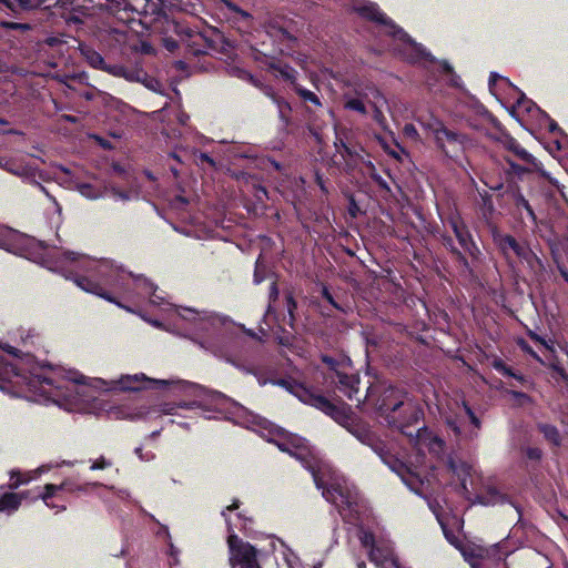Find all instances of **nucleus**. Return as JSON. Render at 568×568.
Wrapping results in <instances>:
<instances>
[{
  "mask_svg": "<svg viewBox=\"0 0 568 568\" xmlns=\"http://www.w3.org/2000/svg\"><path fill=\"white\" fill-rule=\"evenodd\" d=\"M0 248L26 256L52 272L60 273L84 292L123 308L115 293H129L131 284L139 285L142 282L108 260L98 261L72 251H62L1 224ZM143 284L149 286L150 292L155 291L144 280Z\"/></svg>",
  "mask_w": 568,
  "mask_h": 568,
  "instance_id": "1",
  "label": "nucleus"
},
{
  "mask_svg": "<svg viewBox=\"0 0 568 568\" xmlns=\"http://www.w3.org/2000/svg\"><path fill=\"white\" fill-rule=\"evenodd\" d=\"M265 432L263 436L268 443L274 444L281 452L287 453L297 459L308 470L317 489L322 490L323 497L334 504L342 516L351 515L357 506V493L341 483L327 484L325 473L327 466L310 448L305 438L293 434L267 419L258 424Z\"/></svg>",
  "mask_w": 568,
  "mask_h": 568,
  "instance_id": "2",
  "label": "nucleus"
},
{
  "mask_svg": "<svg viewBox=\"0 0 568 568\" xmlns=\"http://www.w3.org/2000/svg\"><path fill=\"white\" fill-rule=\"evenodd\" d=\"M17 357L14 362H3L0 358V389L11 393L13 396H22L26 392L33 393L53 399L59 396L62 388L61 382L52 376L51 366L41 365L34 356L27 353L19 356V349L8 346L4 348Z\"/></svg>",
  "mask_w": 568,
  "mask_h": 568,
  "instance_id": "3",
  "label": "nucleus"
},
{
  "mask_svg": "<svg viewBox=\"0 0 568 568\" xmlns=\"http://www.w3.org/2000/svg\"><path fill=\"white\" fill-rule=\"evenodd\" d=\"M170 30L176 38L169 36L163 38V47L171 53L183 48L185 55L199 57L207 54L210 50L217 49L216 38L220 34L214 29L200 31L190 27L185 21L173 20Z\"/></svg>",
  "mask_w": 568,
  "mask_h": 568,
  "instance_id": "4",
  "label": "nucleus"
},
{
  "mask_svg": "<svg viewBox=\"0 0 568 568\" xmlns=\"http://www.w3.org/2000/svg\"><path fill=\"white\" fill-rule=\"evenodd\" d=\"M336 423L346 428L359 443L368 446L392 470L400 474L405 468V465L390 453L388 445L372 430L371 426L352 415L349 407L345 410V418L337 419Z\"/></svg>",
  "mask_w": 568,
  "mask_h": 568,
  "instance_id": "5",
  "label": "nucleus"
},
{
  "mask_svg": "<svg viewBox=\"0 0 568 568\" xmlns=\"http://www.w3.org/2000/svg\"><path fill=\"white\" fill-rule=\"evenodd\" d=\"M181 318L189 323L190 331L199 337H213L221 329L232 323L226 315H221L210 311H197L184 307L179 313Z\"/></svg>",
  "mask_w": 568,
  "mask_h": 568,
  "instance_id": "6",
  "label": "nucleus"
},
{
  "mask_svg": "<svg viewBox=\"0 0 568 568\" xmlns=\"http://www.w3.org/2000/svg\"><path fill=\"white\" fill-rule=\"evenodd\" d=\"M425 126L433 134L437 149L447 158L456 159L464 152L465 134L448 129L438 119H432Z\"/></svg>",
  "mask_w": 568,
  "mask_h": 568,
  "instance_id": "7",
  "label": "nucleus"
},
{
  "mask_svg": "<svg viewBox=\"0 0 568 568\" xmlns=\"http://www.w3.org/2000/svg\"><path fill=\"white\" fill-rule=\"evenodd\" d=\"M87 63L93 69L104 71L113 77L123 78L130 82H145L148 73L141 68H129L118 63H106L101 53L91 47L81 48Z\"/></svg>",
  "mask_w": 568,
  "mask_h": 568,
  "instance_id": "8",
  "label": "nucleus"
},
{
  "mask_svg": "<svg viewBox=\"0 0 568 568\" xmlns=\"http://www.w3.org/2000/svg\"><path fill=\"white\" fill-rule=\"evenodd\" d=\"M407 393L395 386H388L383 389L376 400V410L381 417L389 418L394 422V412H406L410 417L416 416V404L406 399Z\"/></svg>",
  "mask_w": 568,
  "mask_h": 568,
  "instance_id": "9",
  "label": "nucleus"
},
{
  "mask_svg": "<svg viewBox=\"0 0 568 568\" xmlns=\"http://www.w3.org/2000/svg\"><path fill=\"white\" fill-rule=\"evenodd\" d=\"M447 224L452 229L458 244L462 247L463 253L465 255L469 256L470 258V265L477 264L481 260V250L479 248L478 244L476 243L468 225L464 221V219L460 216L459 213L450 214L447 217Z\"/></svg>",
  "mask_w": 568,
  "mask_h": 568,
  "instance_id": "10",
  "label": "nucleus"
},
{
  "mask_svg": "<svg viewBox=\"0 0 568 568\" xmlns=\"http://www.w3.org/2000/svg\"><path fill=\"white\" fill-rule=\"evenodd\" d=\"M230 565L232 568H261L257 560V550L247 541H243L235 534L227 538Z\"/></svg>",
  "mask_w": 568,
  "mask_h": 568,
  "instance_id": "11",
  "label": "nucleus"
},
{
  "mask_svg": "<svg viewBox=\"0 0 568 568\" xmlns=\"http://www.w3.org/2000/svg\"><path fill=\"white\" fill-rule=\"evenodd\" d=\"M416 416L410 417L406 412L398 409L394 412V422L389 418H385V422L390 428L397 429L414 444H418L422 433L427 430L425 425L419 426L424 416L423 409L416 405Z\"/></svg>",
  "mask_w": 568,
  "mask_h": 568,
  "instance_id": "12",
  "label": "nucleus"
},
{
  "mask_svg": "<svg viewBox=\"0 0 568 568\" xmlns=\"http://www.w3.org/2000/svg\"><path fill=\"white\" fill-rule=\"evenodd\" d=\"M297 398L304 404L320 409L335 422L345 418V410L348 407L345 404L336 405L323 394L306 386L297 388Z\"/></svg>",
  "mask_w": 568,
  "mask_h": 568,
  "instance_id": "13",
  "label": "nucleus"
},
{
  "mask_svg": "<svg viewBox=\"0 0 568 568\" xmlns=\"http://www.w3.org/2000/svg\"><path fill=\"white\" fill-rule=\"evenodd\" d=\"M331 382L334 383L336 389L349 400H355L358 404L362 402L359 397L361 378L359 375L354 372L352 365L338 372V375L335 377H331Z\"/></svg>",
  "mask_w": 568,
  "mask_h": 568,
  "instance_id": "14",
  "label": "nucleus"
},
{
  "mask_svg": "<svg viewBox=\"0 0 568 568\" xmlns=\"http://www.w3.org/2000/svg\"><path fill=\"white\" fill-rule=\"evenodd\" d=\"M357 12L359 13L361 17L369 21L389 28L392 36L397 37L399 39L408 38V34L400 27H398L389 17H387L376 3L369 2L368 4L362 6L357 8Z\"/></svg>",
  "mask_w": 568,
  "mask_h": 568,
  "instance_id": "15",
  "label": "nucleus"
},
{
  "mask_svg": "<svg viewBox=\"0 0 568 568\" xmlns=\"http://www.w3.org/2000/svg\"><path fill=\"white\" fill-rule=\"evenodd\" d=\"M369 560L379 568H402L393 545L386 540L373 542L368 552Z\"/></svg>",
  "mask_w": 568,
  "mask_h": 568,
  "instance_id": "16",
  "label": "nucleus"
},
{
  "mask_svg": "<svg viewBox=\"0 0 568 568\" xmlns=\"http://www.w3.org/2000/svg\"><path fill=\"white\" fill-rule=\"evenodd\" d=\"M265 68L270 72H274L275 77H281L285 82L290 83L293 89L297 82V71L275 57L265 55V60L263 61Z\"/></svg>",
  "mask_w": 568,
  "mask_h": 568,
  "instance_id": "17",
  "label": "nucleus"
},
{
  "mask_svg": "<svg viewBox=\"0 0 568 568\" xmlns=\"http://www.w3.org/2000/svg\"><path fill=\"white\" fill-rule=\"evenodd\" d=\"M151 383H160L165 385V381H152L145 377L144 374L141 375H126L122 376L119 381L115 382V387L119 390L123 392H139L150 386L148 384Z\"/></svg>",
  "mask_w": 568,
  "mask_h": 568,
  "instance_id": "18",
  "label": "nucleus"
},
{
  "mask_svg": "<svg viewBox=\"0 0 568 568\" xmlns=\"http://www.w3.org/2000/svg\"><path fill=\"white\" fill-rule=\"evenodd\" d=\"M447 466L452 474L458 478L462 493L467 499H470L468 497L470 493L467 487V481L471 477V465L467 462L450 457L447 462Z\"/></svg>",
  "mask_w": 568,
  "mask_h": 568,
  "instance_id": "19",
  "label": "nucleus"
},
{
  "mask_svg": "<svg viewBox=\"0 0 568 568\" xmlns=\"http://www.w3.org/2000/svg\"><path fill=\"white\" fill-rule=\"evenodd\" d=\"M265 31L267 36L273 39V41L281 44L296 41V37L293 34L290 28L285 26L284 21L280 19L270 20L265 24Z\"/></svg>",
  "mask_w": 568,
  "mask_h": 568,
  "instance_id": "20",
  "label": "nucleus"
},
{
  "mask_svg": "<svg viewBox=\"0 0 568 568\" xmlns=\"http://www.w3.org/2000/svg\"><path fill=\"white\" fill-rule=\"evenodd\" d=\"M339 150L341 155L346 161V166L354 170L358 163H366L364 159L365 150L361 145H349L348 143L339 140V144L335 143Z\"/></svg>",
  "mask_w": 568,
  "mask_h": 568,
  "instance_id": "21",
  "label": "nucleus"
},
{
  "mask_svg": "<svg viewBox=\"0 0 568 568\" xmlns=\"http://www.w3.org/2000/svg\"><path fill=\"white\" fill-rule=\"evenodd\" d=\"M506 162L509 165V169L507 170V173L514 174L519 179H523L525 174L537 172L539 175L546 180H548L551 184H555V180L550 176V174L544 170L542 164L539 162V169H535L534 165H520L516 163L515 161L506 158Z\"/></svg>",
  "mask_w": 568,
  "mask_h": 568,
  "instance_id": "22",
  "label": "nucleus"
},
{
  "mask_svg": "<svg viewBox=\"0 0 568 568\" xmlns=\"http://www.w3.org/2000/svg\"><path fill=\"white\" fill-rule=\"evenodd\" d=\"M505 146L525 164L534 165L535 169H539V161L532 154H530L525 148H523L515 138L510 136L509 134L506 135Z\"/></svg>",
  "mask_w": 568,
  "mask_h": 568,
  "instance_id": "23",
  "label": "nucleus"
},
{
  "mask_svg": "<svg viewBox=\"0 0 568 568\" xmlns=\"http://www.w3.org/2000/svg\"><path fill=\"white\" fill-rule=\"evenodd\" d=\"M322 363L326 366L328 373L327 378L331 379V377H335L338 375V372L344 371L345 368L349 367L352 364V361L346 356H341L338 358L333 357L327 354L321 355Z\"/></svg>",
  "mask_w": 568,
  "mask_h": 568,
  "instance_id": "24",
  "label": "nucleus"
},
{
  "mask_svg": "<svg viewBox=\"0 0 568 568\" xmlns=\"http://www.w3.org/2000/svg\"><path fill=\"white\" fill-rule=\"evenodd\" d=\"M506 495L501 494L496 487H487L483 493L477 494L474 504H479L483 506H495L498 504H504L506 501Z\"/></svg>",
  "mask_w": 568,
  "mask_h": 568,
  "instance_id": "25",
  "label": "nucleus"
},
{
  "mask_svg": "<svg viewBox=\"0 0 568 568\" xmlns=\"http://www.w3.org/2000/svg\"><path fill=\"white\" fill-rule=\"evenodd\" d=\"M0 168L20 178H29L33 173L30 165L14 159L0 158Z\"/></svg>",
  "mask_w": 568,
  "mask_h": 568,
  "instance_id": "26",
  "label": "nucleus"
},
{
  "mask_svg": "<svg viewBox=\"0 0 568 568\" xmlns=\"http://www.w3.org/2000/svg\"><path fill=\"white\" fill-rule=\"evenodd\" d=\"M442 242L455 261L467 272L473 273V266L470 265L468 257L455 245L453 237L449 235H442Z\"/></svg>",
  "mask_w": 568,
  "mask_h": 568,
  "instance_id": "27",
  "label": "nucleus"
},
{
  "mask_svg": "<svg viewBox=\"0 0 568 568\" xmlns=\"http://www.w3.org/2000/svg\"><path fill=\"white\" fill-rule=\"evenodd\" d=\"M64 488V484L61 485H54V484H47L43 487V491H39L37 495H34L33 499L41 498L45 506L49 508H57L55 513H60L65 509V506H57L51 501V499L57 495L58 491L62 490Z\"/></svg>",
  "mask_w": 568,
  "mask_h": 568,
  "instance_id": "28",
  "label": "nucleus"
},
{
  "mask_svg": "<svg viewBox=\"0 0 568 568\" xmlns=\"http://www.w3.org/2000/svg\"><path fill=\"white\" fill-rule=\"evenodd\" d=\"M493 241L498 247L501 255L508 260L509 258V251L514 247L517 240L510 235V234H504L499 232L497 229L493 231Z\"/></svg>",
  "mask_w": 568,
  "mask_h": 568,
  "instance_id": "29",
  "label": "nucleus"
},
{
  "mask_svg": "<svg viewBox=\"0 0 568 568\" xmlns=\"http://www.w3.org/2000/svg\"><path fill=\"white\" fill-rule=\"evenodd\" d=\"M270 98L277 108L280 120L283 122L284 125H290L292 122L293 112L291 103L286 99L274 92L270 94Z\"/></svg>",
  "mask_w": 568,
  "mask_h": 568,
  "instance_id": "30",
  "label": "nucleus"
},
{
  "mask_svg": "<svg viewBox=\"0 0 568 568\" xmlns=\"http://www.w3.org/2000/svg\"><path fill=\"white\" fill-rule=\"evenodd\" d=\"M537 429L552 446L559 447L561 445V435L556 426L547 423H539L537 425Z\"/></svg>",
  "mask_w": 568,
  "mask_h": 568,
  "instance_id": "31",
  "label": "nucleus"
},
{
  "mask_svg": "<svg viewBox=\"0 0 568 568\" xmlns=\"http://www.w3.org/2000/svg\"><path fill=\"white\" fill-rule=\"evenodd\" d=\"M285 304H286V311H287V316H288L286 324L292 328V331L297 333L298 332L297 324H296V322H297V316H296L297 302H296L292 291L285 292Z\"/></svg>",
  "mask_w": 568,
  "mask_h": 568,
  "instance_id": "32",
  "label": "nucleus"
},
{
  "mask_svg": "<svg viewBox=\"0 0 568 568\" xmlns=\"http://www.w3.org/2000/svg\"><path fill=\"white\" fill-rule=\"evenodd\" d=\"M513 201H514V205L515 207L520 211V210H525L528 217L531 220V222L534 224H537V216H536V213L532 209V206L530 205L529 201L524 196V194L520 192L519 189H517L513 195Z\"/></svg>",
  "mask_w": 568,
  "mask_h": 568,
  "instance_id": "33",
  "label": "nucleus"
},
{
  "mask_svg": "<svg viewBox=\"0 0 568 568\" xmlns=\"http://www.w3.org/2000/svg\"><path fill=\"white\" fill-rule=\"evenodd\" d=\"M26 497L24 493H6L0 497V511L17 510L21 500Z\"/></svg>",
  "mask_w": 568,
  "mask_h": 568,
  "instance_id": "34",
  "label": "nucleus"
},
{
  "mask_svg": "<svg viewBox=\"0 0 568 568\" xmlns=\"http://www.w3.org/2000/svg\"><path fill=\"white\" fill-rule=\"evenodd\" d=\"M462 406H463L466 415L468 416L471 426L474 427L473 430L465 434V438L471 440V439L478 437V430H480V428H481V420L475 414V412L473 410V408L466 400L462 402Z\"/></svg>",
  "mask_w": 568,
  "mask_h": 568,
  "instance_id": "35",
  "label": "nucleus"
},
{
  "mask_svg": "<svg viewBox=\"0 0 568 568\" xmlns=\"http://www.w3.org/2000/svg\"><path fill=\"white\" fill-rule=\"evenodd\" d=\"M491 366L494 369H496L499 374L508 377H513L520 383L525 381V376L520 373H516L510 366H508L501 358L495 357L491 362Z\"/></svg>",
  "mask_w": 568,
  "mask_h": 568,
  "instance_id": "36",
  "label": "nucleus"
},
{
  "mask_svg": "<svg viewBox=\"0 0 568 568\" xmlns=\"http://www.w3.org/2000/svg\"><path fill=\"white\" fill-rule=\"evenodd\" d=\"M305 103H311L316 108L322 106L321 99L313 91L305 89L300 83H297L292 89Z\"/></svg>",
  "mask_w": 568,
  "mask_h": 568,
  "instance_id": "37",
  "label": "nucleus"
},
{
  "mask_svg": "<svg viewBox=\"0 0 568 568\" xmlns=\"http://www.w3.org/2000/svg\"><path fill=\"white\" fill-rule=\"evenodd\" d=\"M30 479H31L30 476H28L27 474H23L19 469H13L10 471V480L8 483V488H10L12 490L17 489L21 485L29 483Z\"/></svg>",
  "mask_w": 568,
  "mask_h": 568,
  "instance_id": "38",
  "label": "nucleus"
},
{
  "mask_svg": "<svg viewBox=\"0 0 568 568\" xmlns=\"http://www.w3.org/2000/svg\"><path fill=\"white\" fill-rule=\"evenodd\" d=\"M321 295L324 300H326L336 311L347 314L351 307L346 304L338 303L333 294L329 292L328 287L326 285L322 286Z\"/></svg>",
  "mask_w": 568,
  "mask_h": 568,
  "instance_id": "39",
  "label": "nucleus"
},
{
  "mask_svg": "<svg viewBox=\"0 0 568 568\" xmlns=\"http://www.w3.org/2000/svg\"><path fill=\"white\" fill-rule=\"evenodd\" d=\"M517 108L525 110L527 113H531L534 110L542 113L544 111L530 99H528L523 92H520V97L517 99Z\"/></svg>",
  "mask_w": 568,
  "mask_h": 568,
  "instance_id": "40",
  "label": "nucleus"
},
{
  "mask_svg": "<svg viewBox=\"0 0 568 568\" xmlns=\"http://www.w3.org/2000/svg\"><path fill=\"white\" fill-rule=\"evenodd\" d=\"M438 523L440 525V528L446 540L456 548H460V539L458 538V536L450 528H448L447 524L444 523L442 519L438 518Z\"/></svg>",
  "mask_w": 568,
  "mask_h": 568,
  "instance_id": "41",
  "label": "nucleus"
},
{
  "mask_svg": "<svg viewBox=\"0 0 568 568\" xmlns=\"http://www.w3.org/2000/svg\"><path fill=\"white\" fill-rule=\"evenodd\" d=\"M445 424L454 433L456 438H465V434L463 433L456 416H446Z\"/></svg>",
  "mask_w": 568,
  "mask_h": 568,
  "instance_id": "42",
  "label": "nucleus"
},
{
  "mask_svg": "<svg viewBox=\"0 0 568 568\" xmlns=\"http://www.w3.org/2000/svg\"><path fill=\"white\" fill-rule=\"evenodd\" d=\"M275 385H280L283 388L287 389L290 393L294 394L297 397V388L305 387L303 384L297 383L296 381L280 378L273 382Z\"/></svg>",
  "mask_w": 568,
  "mask_h": 568,
  "instance_id": "43",
  "label": "nucleus"
},
{
  "mask_svg": "<svg viewBox=\"0 0 568 568\" xmlns=\"http://www.w3.org/2000/svg\"><path fill=\"white\" fill-rule=\"evenodd\" d=\"M367 166L372 169L371 178L376 183V185L386 192H390V187L386 180H384L379 174L376 173L375 166L371 161H367Z\"/></svg>",
  "mask_w": 568,
  "mask_h": 568,
  "instance_id": "44",
  "label": "nucleus"
},
{
  "mask_svg": "<svg viewBox=\"0 0 568 568\" xmlns=\"http://www.w3.org/2000/svg\"><path fill=\"white\" fill-rule=\"evenodd\" d=\"M345 108L352 111H356L363 115L367 114V109L364 102L359 99H349L345 102Z\"/></svg>",
  "mask_w": 568,
  "mask_h": 568,
  "instance_id": "45",
  "label": "nucleus"
},
{
  "mask_svg": "<svg viewBox=\"0 0 568 568\" xmlns=\"http://www.w3.org/2000/svg\"><path fill=\"white\" fill-rule=\"evenodd\" d=\"M266 266L261 262L260 258L255 262V268L253 274L254 284L258 285L265 280Z\"/></svg>",
  "mask_w": 568,
  "mask_h": 568,
  "instance_id": "46",
  "label": "nucleus"
},
{
  "mask_svg": "<svg viewBox=\"0 0 568 568\" xmlns=\"http://www.w3.org/2000/svg\"><path fill=\"white\" fill-rule=\"evenodd\" d=\"M280 290L276 281H273L268 288V307L267 313L273 311V304L278 300Z\"/></svg>",
  "mask_w": 568,
  "mask_h": 568,
  "instance_id": "47",
  "label": "nucleus"
},
{
  "mask_svg": "<svg viewBox=\"0 0 568 568\" xmlns=\"http://www.w3.org/2000/svg\"><path fill=\"white\" fill-rule=\"evenodd\" d=\"M511 251L517 257L521 260H528L530 255H532L531 250L528 246L521 245L518 241L516 242Z\"/></svg>",
  "mask_w": 568,
  "mask_h": 568,
  "instance_id": "48",
  "label": "nucleus"
},
{
  "mask_svg": "<svg viewBox=\"0 0 568 568\" xmlns=\"http://www.w3.org/2000/svg\"><path fill=\"white\" fill-rule=\"evenodd\" d=\"M142 2L141 12L156 14L161 11L159 4L152 0H140Z\"/></svg>",
  "mask_w": 568,
  "mask_h": 568,
  "instance_id": "49",
  "label": "nucleus"
},
{
  "mask_svg": "<svg viewBox=\"0 0 568 568\" xmlns=\"http://www.w3.org/2000/svg\"><path fill=\"white\" fill-rule=\"evenodd\" d=\"M282 334L277 336L278 344L282 346H292L295 337L291 332L281 328Z\"/></svg>",
  "mask_w": 568,
  "mask_h": 568,
  "instance_id": "50",
  "label": "nucleus"
},
{
  "mask_svg": "<svg viewBox=\"0 0 568 568\" xmlns=\"http://www.w3.org/2000/svg\"><path fill=\"white\" fill-rule=\"evenodd\" d=\"M361 209L354 197V195L348 196V206H347V213L351 217L356 219L361 214Z\"/></svg>",
  "mask_w": 568,
  "mask_h": 568,
  "instance_id": "51",
  "label": "nucleus"
},
{
  "mask_svg": "<svg viewBox=\"0 0 568 568\" xmlns=\"http://www.w3.org/2000/svg\"><path fill=\"white\" fill-rule=\"evenodd\" d=\"M525 456L529 460L539 462L542 457V450L538 447H527L525 449Z\"/></svg>",
  "mask_w": 568,
  "mask_h": 568,
  "instance_id": "52",
  "label": "nucleus"
},
{
  "mask_svg": "<svg viewBox=\"0 0 568 568\" xmlns=\"http://www.w3.org/2000/svg\"><path fill=\"white\" fill-rule=\"evenodd\" d=\"M314 178H315V183L320 187L322 193L325 195H328L329 190L326 185V181H325L323 174L317 170V171H315Z\"/></svg>",
  "mask_w": 568,
  "mask_h": 568,
  "instance_id": "53",
  "label": "nucleus"
},
{
  "mask_svg": "<svg viewBox=\"0 0 568 568\" xmlns=\"http://www.w3.org/2000/svg\"><path fill=\"white\" fill-rule=\"evenodd\" d=\"M403 132H404L405 136H407L414 141L419 140V133H418L417 129L415 128V125L412 123L405 124Z\"/></svg>",
  "mask_w": 568,
  "mask_h": 568,
  "instance_id": "54",
  "label": "nucleus"
},
{
  "mask_svg": "<svg viewBox=\"0 0 568 568\" xmlns=\"http://www.w3.org/2000/svg\"><path fill=\"white\" fill-rule=\"evenodd\" d=\"M22 338V342L24 345H34L36 344V339L39 341L40 336L38 334V332L32 328V329H29L26 337L21 336Z\"/></svg>",
  "mask_w": 568,
  "mask_h": 568,
  "instance_id": "55",
  "label": "nucleus"
},
{
  "mask_svg": "<svg viewBox=\"0 0 568 568\" xmlns=\"http://www.w3.org/2000/svg\"><path fill=\"white\" fill-rule=\"evenodd\" d=\"M182 407L181 405H176L174 403H163L160 405L159 412L165 414V415H173L175 414V409Z\"/></svg>",
  "mask_w": 568,
  "mask_h": 568,
  "instance_id": "56",
  "label": "nucleus"
},
{
  "mask_svg": "<svg viewBox=\"0 0 568 568\" xmlns=\"http://www.w3.org/2000/svg\"><path fill=\"white\" fill-rule=\"evenodd\" d=\"M111 466V463L106 460L104 457H100L93 464L91 465V470H99V469H105Z\"/></svg>",
  "mask_w": 568,
  "mask_h": 568,
  "instance_id": "57",
  "label": "nucleus"
},
{
  "mask_svg": "<svg viewBox=\"0 0 568 568\" xmlns=\"http://www.w3.org/2000/svg\"><path fill=\"white\" fill-rule=\"evenodd\" d=\"M464 558L473 566H476V560L480 557L475 550H463Z\"/></svg>",
  "mask_w": 568,
  "mask_h": 568,
  "instance_id": "58",
  "label": "nucleus"
},
{
  "mask_svg": "<svg viewBox=\"0 0 568 568\" xmlns=\"http://www.w3.org/2000/svg\"><path fill=\"white\" fill-rule=\"evenodd\" d=\"M542 114L548 121V131L550 133L561 132V129L555 120H552L546 112H542Z\"/></svg>",
  "mask_w": 568,
  "mask_h": 568,
  "instance_id": "59",
  "label": "nucleus"
},
{
  "mask_svg": "<svg viewBox=\"0 0 568 568\" xmlns=\"http://www.w3.org/2000/svg\"><path fill=\"white\" fill-rule=\"evenodd\" d=\"M239 507H240V500L234 499L233 503L230 506H227L225 510L222 511V516L225 518L226 524L229 526V531L231 530V526H230L229 518L226 516V511H233V510L237 509Z\"/></svg>",
  "mask_w": 568,
  "mask_h": 568,
  "instance_id": "60",
  "label": "nucleus"
},
{
  "mask_svg": "<svg viewBox=\"0 0 568 568\" xmlns=\"http://www.w3.org/2000/svg\"><path fill=\"white\" fill-rule=\"evenodd\" d=\"M199 160L201 163H206L211 168H215V165H216L215 160L209 153H205V152L200 153Z\"/></svg>",
  "mask_w": 568,
  "mask_h": 568,
  "instance_id": "61",
  "label": "nucleus"
},
{
  "mask_svg": "<svg viewBox=\"0 0 568 568\" xmlns=\"http://www.w3.org/2000/svg\"><path fill=\"white\" fill-rule=\"evenodd\" d=\"M497 81H504L507 84H510V82L507 78H504L496 72H491L489 75V88L491 89L496 84Z\"/></svg>",
  "mask_w": 568,
  "mask_h": 568,
  "instance_id": "62",
  "label": "nucleus"
},
{
  "mask_svg": "<svg viewBox=\"0 0 568 568\" xmlns=\"http://www.w3.org/2000/svg\"><path fill=\"white\" fill-rule=\"evenodd\" d=\"M135 454L139 456V458H140L141 460H145V462H149V460H151V459H153V458H154V454H153V453H151V452H149V453L144 454V452H143V448H142V447H136V448H135Z\"/></svg>",
  "mask_w": 568,
  "mask_h": 568,
  "instance_id": "63",
  "label": "nucleus"
},
{
  "mask_svg": "<svg viewBox=\"0 0 568 568\" xmlns=\"http://www.w3.org/2000/svg\"><path fill=\"white\" fill-rule=\"evenodd\" d=\"M378 540H375V537L373 534H365L364 537L362 538V544L364 547L366 548H372L373 547V542H377Z\"/></svg>",
  "mask_w": 568,
  "mask_h": 568,
  "instance_id": "64",
  "label": "nucleus"
}]
</instances>
